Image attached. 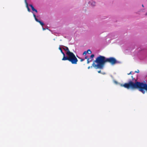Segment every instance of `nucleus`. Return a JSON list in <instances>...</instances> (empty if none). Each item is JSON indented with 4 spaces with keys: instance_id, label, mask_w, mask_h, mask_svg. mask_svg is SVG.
<instances>
[{
    "instance_id": "1",
    "label": "nucleus",
    "mask_w": 147,
    "mask_h": 147,
    "mask_svg": "<svg viewBox=\"0 0 147 147\" xmlns=\"http://www.w3.org/2000/svg\"><path fill=\"white\" fill-rule=\"evenodd\" d=\"M62 48L66 52V54L68 57H63L62 60L63 61L68 60L73 64H76L78 60L73 53L71 52L67 47H65Z\"/></svg>"
},
{
    "instance_id": "2",
    "label": "nucleus",
    "mask_w": 147,
    "mask_h": 147,
    "mask_svg": "<svg viewBox=\"0 0 147 147\" xmlns=\"http://www.w3.org/2000/svg\"><path fill=\"white\" fill-rule=\"evenodd\" d=\"M94 62L97 63V64L94 62L92 65L96 69H103L105 63H106V58L104 56L99 55L96 58Z\"/></svg>"
},
{
    "instance_id": "3",
    "label": "nucleus",
    "mask_w": 147,
    "mask_h": 147,
    "mask_svg": "<svg viewBox=\"0 0 147 147\" xmlns=\"http://www.w3.org/2000/svg\"><path fill=\"white\" fill-rule=\"evenodd\" d=\"M106 62H109L112 65H114L117 63L116 59L113 57L106 58Z\"/></svg>"
},
{
    "instance_id": "4",
    "label": "nucleus",
    "mask_w": 147,
    "mask_h": 147,
    "mask_svg": "<svg viewBox=\"0 0 147 147\" xmlns=\"http://www.w3.org/2000/svg\"><path fill=\"white\" fill-rule=\"evenodd\" d=\"M29 6L31 7V9H32V10L33 11H35L36 13L37 12V10L36 9H35L34 8V7L31 4H30V5H29Z\"/></svg>"
},
{
    "instance_id": "5",
    "label": "nucleus",
    "mask_w": 147,
    "mask_h": 147,
    "mask_svg": "<svg viewBox=\"0 0 147 147\" xmlns=\"http://www.w3.org/2000/svg\"><path fill=\"white\" fill-rule=\"evenodd\" d=\"M59 49L60 51H61V53L63 54V57H66V56H65V54L63 52V51H62V50L61 48V47H59Z\"/></svg>"
},
{
    "instance_id": "6",
    "label": "nucleus",
    "mask_w": 147,
    "mask_h": 147,
    "mask_svg": "<svg viewBox=\"0 0 147 147\" xmlns=\"http://www.w3.org/2000/svg\"><path fill=\"white\" fill-rule=\"evenodd\" d=\"M25 3L26 4V7H27V9L28 11L29 12H30V9L28 7V3Z\"/></svg>"
},
{
    "instance_id": "7",
    "label": "nucleus",
    "mask_w": 147,
    "mask_h": 147,
    "mask_svg": "<svg viewBox=\"0 0 147 147\" xmlns=\"http://www.w3.org/2000/svg\"><path fill=\"white\" fill-rule=\"evenodd\" d=\"M36 22H39L42 26H43L44 25V23L42 22H41L39 20H38L37 21H36Z\"/></svg>"
},
{
    "instance_id": "8",
    "label": "nucleus",
    "mask_w": 147,
    "mask_h": 147,
    "mask_svg": "<svg viewBox=\"0 0 147 147\" xmlns=\"http://www.w3.org/2000/svg\"><path fill=\"white\" fill-rule=\"evenodd\" d=\"M33 15L34 17V18H35V20L36 21H37L38 20V19L36 18V15L35 14H33Z\"/></svg>"
},
{
    "instance_id": "9",
    "label": "nucleus",
    "mask_w": 147,
    "mask_h": 147,
    "mask_svg": "<svg viewBox=\"0 0 147 147\" xmlns=\"http://www.w3.org/2000/svg\"><path fill=\"white\" fill-rule=\"evenodd\" d=\"M87 53H88L89 54H90L91 53H92L91 51V50L90 49H88L87 51Z\"/></svg>"
},
{
    "instance_id": "10",
    "label": "nucleus",
    "mask_w": 147,
    "mask_h": 147,
    "mask_svg": "<svg viewBox=\"0 0 147 147\" xmlns=\"http://www.w3.org/2000/svg\"><path fill=\"white\" fill-rule=\"evenodd\" d=\"M87 51H85L83 53V55H86L87 54Z\"/></svg>"
},
{
    "instance_id": "11",
    "label": "nucleus",
    "mask_w": 147,
    "mask_h": 147,
    "mask_svg": "<svg viewBox=\"0 0 147 147\" xmlns=\"http://www.w3.org/2000/svg\"><path fill=\"white\" fill-rule=\"evenodd\" d=\"M95 3L94 2L93 3H91V5L93 6H94L95 5Z\"/></svg>"
},
{
    "instance_id": "12",
    "label": "nucleus",
    "mask_w": 147,
    "mask_h": 147,
    "mask_svg": "<svg viewBox=\"0 0 147 147\" xmlns=\"http://www.w3.org/2000/svg\"><path fill=\"white\" fill-rule=\"evenodd\" d=\"M94 57V54H92L90 56V57L91 58H93Z\"/></svg>"
},
{
    "instance_id": "13",
    "label": "nucleus",
    "mask_w": 147,
    "mask_h": 147,
    "mask_svg": "<svg viewBox=\"0 0 147 147\" xmlns=\"http://www.w3.org/2000/svg\"><path fill=\"white\" fill-rule=\"evenodd\" d=\"M89 59H87V63L88 64L90 63V61H89Z\"/></svg>"
},
{
    "instance_id": "14",
    "label": "nucleus",
    "mask_w": 147,
    "mask_h": 147,
    "mask_svg": "<svg viewBox=\"0 0 147 147\" xmlns=\"http://www.w3.org/2000/svg\"><path fill=\"white\" fill-rule=\"evenodd\" d=\"M135 73H139V70H138L137 71H135Z\"/></svg>"
},
{
    "instance_id": "15",
    "label": "nucleus",
    "mask_w": 147,
    "mask_h": 147,
    "mask_svg": "<svg viewBox=\"0 0 147 147\" xmlns=\"http://www.w3.org/2000/svg\"><path fill=\"white\" fill-rule=\"evenodd\" d=\"M85 59H88L89 58H88V57L87 56H86Z\"/></svg>"
},
{
    "instance_id": "16",
    "label": "nucleus",
    "mask_w": 147,
    "mask_h": 147,
    "mask_svg": "<svg viewBox=\"0 0 147 147\" xmlns=\"http://www.w3.org/2000/svg\"><path fill=\"white\" fill-rule=\"evenodd\" d=\"M132 71H131L129 73L127 74L128 75H129L131 74Z\"/></svg>"
},
{
    "instance_id": "17",
    "label": "nucleus",
    "mask_w": 147,
    "mask_h": 147,
    "mask_svg": "<svg viewBox=\"0 0 147 147\" xmlns=\"http://www.w3.org/2000/svg\"><path fill=\"white\" fill-rule=\"evenodd\" d=\"M84 59H81V60H80V61H84Z\"/></svg>"
},
{
    "instance_id": "18",
    "label": "nucleus",
    "mask_w": 147,
    "mask_h": 147,
    "mask_svg": "<svg viewBox=\"0 0 147 147\" xmlns=\"http://www.w3.org/2000/svg\"><path fill=\"white\" fill-rule=\"evenodd\" d=\"M24 1H25V3H27V0H24Z\"/></svg>"
},
{
    "instance_id": "19",
    "label": "nucleus",
    "mask_w": 147,
    "mask_h": 147,
    "mask_svg": "<svg viewBox=\"0 0 147 147\" xmlns=\"http://www.w3.org/2000/svg\"><path fill=\"white\" fill-rule=\"evenodd\" d=\"M100 72H101V71L100 70L99 71H98V73H100Z\"/></svg>"
},
{
    "instance_id": "20",
    "label": "nucleus",
    "mask_w": 147,
    "mask_h": 147,
    "mask_svg": "<svg viewBox=\"0 0 147 147\" xmlns=\"http://www.w3.org/2000/svg\"><path fill=\"white\" fill-rule=\"evenodd\" d=\"M142 6L143 7H144L143 5H142Z\"/></svg>"
},
{
    "instance_id": "21",
    "label": "nucleus",
    "mask_w": 147,
    "mask_h": 147,
    "mask_svg": "<svg viewBox=\"0 0 147 147\" xmlns=\"http://www.w3.org/2000/svg\"><path fill=\"white\" fill-rule=\"evenodd\" d=\"M146 15H147V13H146Z\"/></svg>"
},
{
    "instance_id": "22",
    "label": "nucleus",
    "mask_w": 147,
    "mask_h": 147,
    "mask_svg": "<svg viewBox=\"0 0 147 147\" xmlns=\"http://www.w3.org/2000/svg\"><path fill=\"white\" fill-rule=\"evenodd\" d=\"M88 69H89V68H90V67H88Z\"/></svg>"
},
{
    "instance_id": "23",
    "label": "nucleus",
    "mask_w": 147,
    "mask_h": 147,
    "mask_svg": "<svg viewBox=\"0 0 147 147\" xmlns=\"http://www.w3.org/2000/svg\"><path fill=\"white\" fill-rule=\"evenodd\" d=\"M133 76H131V78H133Z\"/></svg>"
},
{
    "instance_id": "24",
    "label": "nucleus",
    "mask_w": 147,
    "mask_h": 147,
    "mask_svg": "<svg viewBox=\"0 0 147 147\" xmlns=\"http://www.w3.org/2000/svg\"><path fill=\"white\" fill-rule=\"evenodd\" d=\"M43 30H45V29H44V28H43Z\"/></svg>"
}]
</instances>
